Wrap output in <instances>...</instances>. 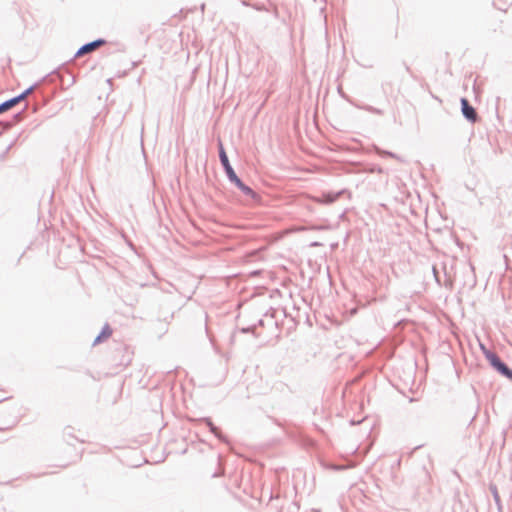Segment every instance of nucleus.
Wrapping results in <instances>:
<instances>
[{
	"label": "nucleus",
	"instance_id": "nucleus-1",
	"mask_svg": "<svg viewBox=\"0 0 512 512\" xmlns=\"http://www.w3.org/2000/svg\"><path fill=\"white\" fill-rule=\"evenodd\" d=\"M482 350L486 359L491 363V365L501 374L512 380V370H510L503 362H501L495 353L487 350L484 346H482Z\"/></svg>",
	"mask_w": 512,
	"mask_h": 512
},
{
	"label": "nucleus",
	"instance_id": "nucleus-2",
	"mask_svg": "<svg viewBox=\"0 0 512 512\" xmlns=\"http://www.w3.org/2000/svg\"><path fill=\"white\" fill-rule=\"evenodd\" d=\"M105 44L106 41L104 39H97L93 42L87 43L76 52V57H81L85 54L91 53Z\"/></svg>",
	"mask_w": 512,
	"mask_h": 512
},
{
	"label": "nucleus",
	"instance_id": "nucleus-3",
	"mask_svg": "<svg viewBox=\"0 0 512 512\" xmlns=\"http://www.w3.org/2000/svg\"><path fill=\"white\" fill-rule=\"evenodd\" d=\"M219 148H220L219 156H220L221 163L225 168V171L227 173L229 180L232 181L233 179H235L237 177V175H236L235 171L233 170V168L231 167L228 157L226 155V152L221 143L219 145Z\"/></svg>",
	"mask_w": 512,
	"mask_h": 512
},
{
	"label": "nucleus",
	"instance_id": "nucleus-4",
	"mask_svg": "<svg viewBox=\"0 0 512 512\" xmlns=\"http://www.w3.org/2000/svg\"><path fill=\"white\" fill-rule=\"evenodd\" d=\"M461 105H462V112L463 115L470 121L475 122L477 119V113L475 109L469 105V102L467 99L462 98L461 99Z\"/></svg>",
	"mask_w": 512,
	"mask_h": 512
},
{
	"label": "nucleus",
	"instance_id": "nucleus-5",
	"mask_svg": "<svg viewBox=\"0 0 512 512\" xmlns=\"http://www.w3.org/2000/svg\"><path fill=\"white\" fill-rule=\"evenodd\" d=\"M231 182H233L245 195L249 196L251 199L255 200L258 198V195L250 187L245 185L238 176Z\"/></svg>",
	"mask_w": 512,
	"mask_h": 512
},
{
	"label": "nucleus",
	"instance_id": "nucleus-6",
	"mask_svg": "<svg viewBox=\"0 0 512 512\" xmlns=\"http://www.w3.org/2000/svg\"><path fill=\"white\" fill-rule=\"evenodd\" d=\"M29 92H30V90H27L26 92H24L20 96L15 97L13 99H10V100L2 103L0 105V113L6 111V110L12 108L13 106H15L16 104H18L21 100H23L28 95Z\"/></svg>",
	"mask_w": 512,
	"mask_h": 512
},
{
	"label": "nucleus",
	"instance_id": "nucleus-7",
	"mask_svg": "<svg viewBox=\"0 0 512 512\" xmlns=\"http://www.w3.org/2000/svg\"><path fill=\"white\" fill-rule=\"evenodd\" d=\"M29 92H30V90H27L26 92H24L20 96L15 97L13 99H10V100L2 103L0 105V113L6 111V110L12 108L13 106H15L16 104H18L21 100H23L28 95Z\"/></svg>",
	"mask_w": 512,
	"mask_h": 512
},
{
	"label": "nucleus",
	"instance_id": "nucleus-8",
	"mask_svg": "<svg viewBox=\"0 0 512 512\" xmlns=\"http://www.w3.org/2000/svg\"><path fill=\"white\" fill-rule=\"evenodd\" d=\"M29 92H30V90H27L26 92H24L20 96L15 97L13 99H10V100L2 103L0 105V113L6 111V110L12 108L13 106H15L16 104H18L21 100H23L28 95Z\"/></svg>",
	"mask_w": 512,
	"mask_h": 512
},
{
	"label": "nucleus",
	"instance_id": "nucleus-9",
	"mask_svg": "<svg viewBox=\"0 0 512 512\" xmlns=\"http://www.w3.org/2000/svg\"><path fill=\"white\" fill-rule=\"evenodd\" d=\"M112 330L109 327H105L101 334L96 338L95 343H98L101 339H107L111 336Z\"/></svg>",
	"mask_w": 512,
	"mask_h": 512
}]
</instances>
